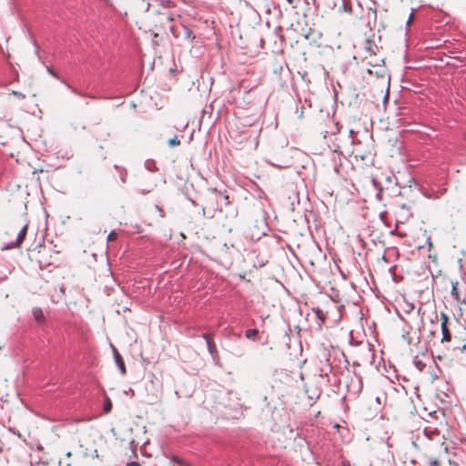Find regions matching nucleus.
Returning a JSON list of instances; mask_svg holds the SVG:
<instances>
[{"mask_svg":"<svg viewBox=\"0 0 466 466\" xmlns=\"http://www.w3.org/2000/svg\"><path fill=\"white\" fill-rule=\"evenodd\" d=\"M440 318H441V335H442V338H441V342H450L451 340V334L450 332V329L448 328V321H449V318L448 316L443 313V312H441L440 314Z\"/></svg>","mask_w":466,"mask_h":466,"instance_id":"f257e3e1","label":"nucleus"},{"mask_svg":"<svg viewBox=\"0 0 466 466\" xmlns=\"http://www.w3.org/2000/svg\"><path fill=\"white\" fill-rule=\"evenodd\" d=\"M110 347L112 349L115 362H116V366L118 367L121 374L125 375L127 373V370H126V366H125V363H124V360H123L121 355L119 354V352L117 351V350L116 349V347L113 344H110Z\"/></svg>","mask_w":466,"mask_h":466,"instance_id":"f03ea898","label":"nucleus"},{"mask_svg":"<svg viewBox=\"0 0 466 466\" xmlns=\"http://www.w3.org/2000/svg\"><path fill=\"white\" fill-rule=\"evenodd\" d=\"M26 230H27V226H26V225H25V226L20 229V231L18 232L17 237H16V239H15L14 242H11V243L7 246V248H18V247H20V245L22 244V242H23L24 238H25Z\"/></svg>","mask_w":466,"mask_h":466,"instance_id":"7ed1b4c3","label":"nucleus"},{"mask_svg":"<svg viewBox=\"0 0 466 466\" xmlns=\"http://www.w3.org/2000/svg\"><path fill=\"white\" fill-rule=\"evenodd\" d=\"M451 296L454 298V299L457 302H464L465 301V298H461V296L459 289L457 288V283L452 284Z\"/></svg>","mask_w":466,"mask_h":466,"instance_id":"20e7f679","label":"nucleus"},{"mask_svg":"<svg viewBox=\"0 0 466 466\" xmlns=\"http://www.w3.org/2000/svg\"><path fill=\"white\" fill-rule=\"evenodd\" d=\"M114 167L119 171V177H120V180L123 184H125L127 182V171L126 168H123V167H118L117 165H115Z\"/></svg>","mask_w":466,"mask_h":466,"instance_id":"39448f33","label":"nucleus"},{"mask_svg":"<svg viewBox=\"0 0 466 466\" xmlns=\"http://www.w3.org/2000/svg\"><path fill=\"white\" fill-rule=\"evenodd\" d=\"M367 19L368 23L370 24L372 20L373 22H376L377 19V11L375 8L369 7L367 12Z\"/></svg>","mask_w":466,"mask_h":466,"instance_id":"423d86ee","label":"nucleus"},{"mask_svg":"<svg viewBox=\"0 0 466 466\" xmlns=\"http://www.w3.org/2000/svg\"><path fill=\"white\" fill-rule=\"evenodd\" d=\"M258 334V331L256 329H247L245 332L246 338L248 339H252V340L256 339Z\"/></svg>","mask_w":466,"mask_h":466,"instance_id":"0eeeda50","label":"nucleus"},{"mask_svg":"<svg viewBox=\"0 0 466 466\" xmlns=\"http://www.w3.org/2000/svg\"><path fill=\"white\" fill-rule=\"evenodd\" d=\"M145 167L151 172L157 170L156 163L152 159H147L145 161Z\"/></svg>","mask_w":466,"mask_h":466,"instance_id":"6e6552de","label":"nucleus"},{"mask_svg":"<svg viewBox=\"0 0 466 466\" xmlns=\"http://www.w3.org/2000/svg\"><path fill=\"white\" fill-rule=\"evenodd\" d=\"M332 368L329 364L326 363L322 368L319 370V376L320 377H327L328 374L331 371Z\"/></svg>","mask_w":466,"mask_h":466,"instance_id":"1a4fd4ad","label":"nucleus"},{"mask_svg":"<svg viewBox=\"0 0 466 466\" xmlns=\"http://www.w3.org/2000/svg\"><path fill=\"white\" fill-rule=\"evenodd\" d=\"M207 347H208V352L214 356L215 354H217V347H216V344L214 342L213 339L209 340L207 342Z\"/></svg>","mask_w":466,"mask_h":466,"instance_id":"9d476101","label":"nucleus"},{"mask_svg":"<svg viewBox=\"0 0 466 466\" xmlns=\"http://www.w3.org/2000/svg\"><path fill=\"white\" fill-rule=\"evenodd\" d=\"M423 433L428 437V438H431V435L432 434H438L439 431H438V429L437 428H430V427H426L424 430H423Z\"/></svg>","mask_w":466,"mask_h":466,"instance_id":"9b49d317","label":"nucleus"},{"mask_svg":"<svg viewBox=\"0 0 466 466\" xmlns=\"http://www.w3.org/2000/svg\"><path fill=\"white\" fill-rule=\"evenodd\" d=\"M103 410L106 413H108L112 410V402L108 397L106 398L105 402L103 404Z\"/></svg>","mask_w":466,"mask_h":466,"instance_id":"f8f14e48","label":"nucleus"},{"mask_svg":"<svg viewBox=\"0 0 466 466\" xmlns=\"http://www.w3.org/2000/svg\"><path fill=\"white\" fill-rule=\"evenodd\" d=\"M171 461H173L174 463L179 465V466H187L186 461L184 460H182L181 458L176 456V455H173L171 457Z\"/></svg>","mask_w":466,"mask_h":466,"instance_id":"ddd939ff","label":"nucleus"},{"mask_svg":"<svg viewBox=\"0 0 466 466\" xmlns=\"http://www.w3.org/2000/svg\"><path fill=\"white\" fill-rule=\"evenodd\" d=\"M167 144L169 147H177L180 144V140L177 138V136H175L174 137L170 138L168 141H167Z\"/></svg>","mask_w":466,"mask_h":466,"instance_id":"4468645a","label":"nucleus"},{"mask_svg":"<svg viewBox=\"0 0 466 466\" xmlns=\"http://www.w3.org/2000/svg\"><path fill=\"white\" fill-rule=\"evenodd\" d=\"M33 313H34L35 319L37 321H40L44 318L43 312L40 309H34Z\"/></svg>","mask_w":466,"mask_h":466,"instance_id":"2eb2a0df","label":"nucleus"},{"mask_svg":"<svg viewBox=\"0 0 466 466\" xmlns=\"http://www.w3.org/2000/svg\"><path fill=\"white\" fill-rule=\"evenodd\" d=\"M155 187H156V184H155V183H153V184H151V185H150L148 187H147V188L139 189V191H138V192H139L140 194H142V195H146V194H147V193L151 192Z\"/></svg>","mask_w":466,"mask_h":466,"instance_id":"dca6fc26","label":"nucleus"},{"mask_svg":"<svg viewBox=\"0 0 466 466\" xmlns=\"http://www.w3.org/2000/svg\"><path fill=\"white\" fill-rule=\"evenodd\" d=\"M116 238H117V234L115 230L110 231L109 234L107 235L108 241H114L116 239Z\"/></svg>","mask_w":466,"mask_h":466,"instance_id":"f3484780","label":"nucleus"},{"mask_svg":"<svg viewBox=\"0 0 466 466\" xmlns=\"http://www.w3.org/2000/svg\"><path fill=\"white\" fill-rule=\"evenodd\" d=\"M299 0H285L288 6L296 7Z\"/></svg>","mask_w":466,"mask_h":466,"instance_id":"a211bd4d","label":"nucleus"},{"mask_svg":"<svg viewBox=\"0 0 466 466\" xmlns=\"http://www.w3.org/2000/svg\"><path fill=\"white\" fill-rule=\"evenodd\" d=\"M430 466H440V462L436 458H431L429 461Z\"/></svg>","mask_w":466,"mask_h":466,"instance_id":"6ab92c4d","label":"nucleus"},{"mask_svg":"<svg viewBox=\"0 0 466 466\" xmlns=\"http://www.w3.org/2000/svg\"><path fill=\"white\" fill-rule=\"evenodd\" d=\"M67 87L76 95L83 96L84 95L81 92H78L76 88L72 87L71 86L67 85Z\"/></svg>","mask_w":466,"mask_h":466,"instance_id":"aec40b11","label":"nucleus"},{"mask_svg":"<svg viewBox=\"0 0 466 466\" xmlns=\"http://www.w3.org/2000/svg\"><path fill=\"white\" fill-rule=\"evenodd\" d=\"M202 338L206 340V343H207L208 341H209V340L213 339H212V337H211V335H210V334H208V333H203V334H202Z\"/></svg>","mask_w":466,"mask_h":466,"instance_id":"412c9836","label":"nucleus"},{"mask_svg":"<svg viewBox=\"0 0 466 466\" xmlns=\"http://www.w3.org/2000/svg\"><path fill=\"white\" fill-rule=\"evenodd\" d=\"M46 71L49 75H51L52 76L54 77H57V75L56 74V72L49 66H46Z\"/></svg>","mask_w":466,"mask_h":466,"instance_id":"4be33fe9","label":"nucleus"},{"mask_svg":"<svg viewBox=\"0 0 466 466\" xmlns=\"http://www.w3.org/2000/svg\"><path fill=\"white\" fill-rule=\"evenodd\" d=\"M414 363L420 370H422V368L425 367V364H423L420 360H415Z\"/></svg>","mask_w":466,"mask_h":466,"instance_id":"5701e85b","label":"nucleus"},{"mask_svg":"<svg viewBox=\"0 0 466 466\" xmlns=\"http://www.w3.org/2000/svg\"><path fill=\"white\" fill-rule=\"evenodd\" d=\"M104 2L106 4V5H107L108 7L114 8V5H113V3L111 0H105Z\"/></svg>","mask_w":466,"mask_h":466,"instance_id":"b1692460","label":"nucleus"},{"mask_svg":"<svg viewBox=\"0 0 466 466\" xmlns=\"http://www.w3.org/2000/svg\"><path fill=\"white\" fill-rule=\"evenodd\" d=\"M437 414H438V412H437V411H433V412L429 413V416H431V417H432V418H436V419H437V418H438Z\"/></svg>","mask_w":466,"mask_h":466,"instance_id":"393cba45","label":"nucleus"},{"mask_svg":"<svg viewBox=\"0 0 466 466\" xmlns=\"http://www.w3.org/2000/svg\"><path fill=\"white\" fill-rule=\"evenodd\" d=\"M126 466H141L140 464H138L137 462H130V463H127Z\"/></svg>","mask_w":466,"mask_h":466,"instance_id":"a878e982","label":"nucleus"},{"mask_svg":"<svg viewBox=\"0 0 466 466\" xmlns=\"http://www.w3.org/2000/svg\"><path fill=\"white\" fill-rule=\"evenodd\" d=\"M156 208L161 213V217H164V212H163L162 208H159L158 206H156Z\"/></svg>","mask_w":466,"mask_h":466,"instance_id":"bb28decb","label":"nucleus"},{"mask_svg":"<svg viewBox=\"0 0 466 466\" xmlns=\"http://www.w3.org/2000/svg\"><path fill=\"white\" fill-rule=\"evenodd\" d=\"M71 455H72V453H71L70 451H67V452L66 453V458H70V457H71Z\"/></svg>","mask_w":466,"mask_h":466,"instance_id":"cd10ccee","label":"nucleus"},{"mask_svg":"<svg viewBox=\"0 0 466 466\" xmlns=\"http://www.w3.org/2000/svg\"><path fill=\"white\" fill-rule=\"evenodd\" d=\"M412 14L410 15V17H409V20H408V24H410V22L411 21V18H412Z\"/></svg>","mask_w":466,"mask_h":466,"instance_id":"c85d7f7f","label":"nucleus"},{"mask_svg":"<svg viewBox=\"0 0 466 466\" xmlns=\"http://www.w3.org/2000/svg\"><path fill=\"white\" fill-rule=\"evenodd\" d=\"M35 52H36V54H38V46H35Z\"/></svg>","mask_w":466,"mask_h":466,"instance_id":"c756f323","label":"nucleus"},{"mask_svg":"<svg viewBox=\"0 0 466 466\" xmlns=\"http://www.w3.org/2000/svg\"><path fill=\"white\" fill-rule=\"evenodd\" d=\"M162 5L167 6V5H165V0H162Z\"/></svg>","mask_w":466,"mask_h":466,"instance_id":"7c9ffc66","label":"nucleus"},{"mask_svg":"<svg viewBox=\"0 0 466 466\" xmlns=\"http://www.w3.org/2000/svg\"><path fill=\"white\" fill-rule=\"evenodd\" d=\"M165 3H167V6L170 2H169V0H167V1H165Z\"/></svg>","mask_w":466,"mask_h":466,"instance_id":"2f4dec72","label":"nucleus"},{"mask_svg":"<svg viewBox=\"0 0 466 466\" xmlns=\"http://www.w3.org/2000/svg\"><path fill=\"white\" fill-rule=\"evenodd\" d=\"M162 5L167 6V5H165V0H162Z\"/></svg>","mask_w":466,"mask_h":466,"instance_id":"473e14b6","label":"nucleus"},{"mask_svg":"<svg viewBox=\"0 0 466 466\" xmlns=\"http://www.w3.org/2000/svg\"><path fill=\"white\" fill-rule=\"evenodd\" d=\"M66 466H71L70 463H66Z\"/></svg>","mask_w":466,"mask_h":466,"instance_id":"72a5a7b5","label":"nucleus"}]
</instances>
